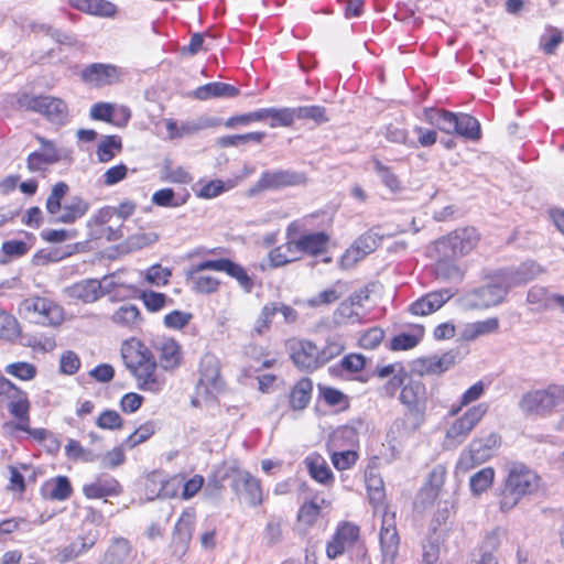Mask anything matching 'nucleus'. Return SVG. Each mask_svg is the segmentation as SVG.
<instances>
[{
	"instance_id": "obj_24",
	"label": "nucleus",
	"mask_w": 564,
	"mask_h": 564,
	"mask_svg": "<svg viewBox=\"0 0 564 564\" xmlns=\"http://www.w3.org/2000/svg\"><path fill=\"white\" fill-rule=\"evenodd\" d=\"M505 281L509 288L523 285L544 272L543 268L535 262H523L517 268L501 269Z\"/></svg>"
},
{
	"instance_id": "obj_15",
	"label": "nucleus",
	"mask_w": 564,
	"mask_h": 564,
	"mask_svg": "<svg viewBox=\"0 0 564 564\" xmlns=\"http://www.w3.org/2000/svg\"><path fill=\"white\" fill-rule=\"evenodd\" d=\"M426 254L434 260L433 274L437 280L446 282H460L464 279L465 270L457 263V258L447 252L438 251V248L429 245Z\"/></svg>"
},
{
	"instance_id": "obj_46",
	"label": "nucleus",
	"mask_w": 564,
	"mask_h": 564,
	"mask_svg": "<svg viewBox=\"0 0 564 564\" xmlns=\"http://www.w3.org/2000/svg\"><path fill=\"white\" fill-rule=\"evenodd\" d=\"M373 171L377 173L382 184L391 192L397 193L402 189V182L392 169L383 164L378 159L372 160Z\"/></svg>"
},
{
	"instance_id": "obj_31",
	"label": "nucleus",
	"mask_w": 564,
	"mask_h": 564,
	"mask_svg": "<svg viewBox=\"0 0 564 564\" xmlns=\"http://www.w3.org/2000/svg\"><path fill=\"white\" fill-rule=\"evenodd\" d=\"M156 369L158 365L154 361L132 373L140 390L159 393L164 389L165 378L159 375Z\"/></svg>"
},
{
	"instance_id": "obj_59",
	"label": "nucleus",
	"mask_w": 564,
	"mask_h": 564,
	"mask_svg": "<svg viewBox=\"0 0 564 564\" xmlns=\"http://www.w3.org/2000/svg\"><path fill=\"white\" fill-rule=\"evenodd\" d=\"M261 111L267 112L264 120L270 119L271 127L289 126L294 119V112L290 108H265Z\"/></svg>"
},
{
	"instance_id": "obj_36",
	"label": "nucleus",
	"mask_w": 564,
	"mask_h": 564,
	"mask_svg": "<svg viewBox=\"0 0 564 564\" xmlns=\"http://www.w3.org/2000/svg\"><path fill=\"white\" fill-rule=\"evenodd\" d=\"M111 322L119 327L134 329L141 325V313L135 305L126 304L113 312Z\"/></svg>"
},
{
	"instance_id": "obj_38",
	"label": "nucleus",
	"mask_w": 564,
	"mask_h": 564,
	"mask_svg": "<svg viewBox=\"0 0 564 564\" xmlns=\"http://www.w3.org/2000/svg\"><path fill=\"white\" fill-rule=\"evenodd\" d=\"M313 382L308 378H303L296 382L290 393V406L293 410L305 409L312 397Z\"/></svg>"
},
{
	"instance_id": "obj_14",
	"label": "nucleus",
	"mask_w": 564,
	"mask_h": 564,
	"mask_svg": "<svg viewBox=\"0 0 564 564\" xmlns=\"http://www.w3.org/2000/svg\"><path fill=\"white\" fill-rule=\"evenodd\" d=\"M399 400L406 408L409 414L416 416V421L426 419L429 395L425 384L421 380H409L400 391Z\"/></svg>"
},
{
	"instance_id": "obj_50",
	"label": "nucleus",
	"mask_w": 564,
	"mask_h": 564,
	"mask_svg": "<svg viewBox=\"0 0 564 564\" xmlns=\"http://www.w3.org/2000/svg\"><path fill=\"white\" fill-rule=\"evenodd\" d=\"M366 486L370 502L376 509L380 508L384 499L383 480L373 471L366 474Z\"/></svg>"
},
{
	"instance_id": "obj_17",
	"label": "nucleus",
	"mask_w": 564,
	"mask_h": 564,
	"mask_svg": "<svg viewBox=\"0 0 564 564\" xmlns=\"http://www.w3.org/2000/svg\"><path fill=\"white\" fill-rule=\"evenodd\" d=\"M212 263H217L215 260H204L198 263L192 264L186 271V279L192 285V290L200 294H212L218 291L220 281L210 274H206V270H213L209 267Z\"/></svg>"
},
{
	"instance_id": "obj_10",
	"label": "nucleus",
	"mask_w": 564,
	"mask_h": 564,
	"mask_svg": "<svg viewBox=\"0 0 564 564\" xmlns=\"http://www.w3.org/2000/svg\"><path fill=\"white\" fill-rule=\"evenodd\" d=\"M488 410L489 404L486 402L468 408L463 415L448 426L445 435L446 441L453 445L462 444L487 414Z\"/></svg>"
},
{
	"instance_id": "obj_8",
	"label": "nucleus",
	"mask_w": 564,
	"mask_h": 564,
	"mask_svg": "<svg viewBox=\"0 0 564 564\" xmlns=\"http://www.w3.org/2000/svg\"><path fill=\"white\" fill-rule=\"evenodd\" d=\"M198 373L196 398L205 401L215 399L224 389L219 359L213 354H205L200 359Z\"/></svg>"
},
{
	"instance_id": "obj_55",
	"label": "nucleus",
	"mask_w": 564,
	"mask_h": 564,
	"mask_svg": "<svg viewBox=\"0 0 564 564\" xmlns=\"http://www.w3.org/2000/svg\"><path fill=\"white\" fill-rule=\"evenodd\" d=\"M156 425L154 422H145L140 425L133 433H131L123 442V445L128 448L148 441L155 433Z\"/></svg>"
},
{
	"instance_id": "obj_58",
	"label": "nucleus",
	"mask_w": 564,
	"mask_h": 564,
	"mask_svg": "<svg viewBox=\"0 0 564 564\" xmlns=\"http://www.w3.org/2000/svg\"><path fill=\"white\" fill-rule=\"evenodd\" d=\"M4 371L6 373L23 381H30L36 376L35 366L25 361L9 364L6 366Z\"/></svg>"
},
{
	"instance_id": "obj_48",
	"label": "nucleus",
	"mask_w": 564,
	"mask_h": 564,
	"mask_svg": "<svg viewBox=\"0 0 564 564\" xmlns=\"http://www.w3.org/2000/svg\"><path fill=\"white\" fill-rule=\"evenodd\" d=\"M495 469L492 467H485L475 473L469 479V487L475 496H479L487 491L495 480Z\"/></svg>"
},
{
	"instance_id": "obj_51",
	"label": "nucleus",
	"mask_w": 564,
	"mask_h": 564,
	"mask_svg": "<svg viewBox=\"0 0 564 564\" xmlns=\"http://www.w3.org/2000/svg\"><path fill=\"white\" fill-rule=\"evenodd\" d=\"M21 333L18 319L9 312L0 308V339L15 340Z\"/></svg>"
},
{
	"instance_id": "obj_57",
	"label": "nucleus",
	"mask_w": 564,
	"mask_h": 564,
	"mask_svg": "<svg viewBox=\"0 0 564 564\" xmlns=\"http://www.w3.org/2000/svg\"><path fill=\"white\" fill-rule=\"evenodd\" d=\"M486 387V383H484V381L481 380L474 383L462 394L458 406L453 408L451 410V413L456 414L464 406H467L468 404L478 401L484 395Z\"/></svg>"
},
{
	"instance_id": "obj_42",
	"label": "nucleus",
	"mask_w": 564,
	"mask_h": 564,
	"mask_svg": "<svg viewBox=\"0 0 564 564\" xmlns=\"http://www.w3.org/2000/svg\"><path fill=\"white\" fill-rule=\"evenodd\" d=\"M91 118L107 121L117 127L127 124L130 118L129 108H91Z\"/></svg>"
},
{
	"instance_id": "obj_9",
	"label": "nucleus",
	"mask_w": 564,
	"mask_h": 564,
	"mask_svg": "<svg viewBox=\"0 0 564 564\" xmlns=\"http://www.w3.org/2000/svg\"><path fill=\"white\" fill-rule=\"evenodd\" d=\"M20 311L34 317L41 325L56 327L64 322V308L48 297L39 295L26 297L21 302Z\"/></svg>"
},
{
	"instance_id": "obj_44",
	"label": "nucleus",
	"mask_w": 564,
	"mask_h": 564,
	"mask_svg": "<svg viewBox=\"0 0 564 564\" xmlns=\"http://www.w3.org/2000/svg\"><path fill=\"white\" fill-rule=\"evenodd\" d=\"M424 336V327L415 325L411 332L401 333L391 340L390 348L394 351L409 350L417 346Z\"/></svg>"
},
{
	"instance_id": "obj_11",
	"label": "nucleus",
	"mask_w": 564,
	"mask_h": 564,
	"mask_svg": "<svg viewBox=\"0 0 564 564\" xmlns=\"http://www.w3.org/2000/svg\"><path fill=\"white\" fill-rule=\"evenodd\" d=\"M379 544L381 564H395L400 549V535L397 529L395 513L387 508L381 516Z\"/></svg>"
},
{
	"instance_id": "obj_22",
	"label": "nucleus",
	"mask_w": 564,
	"mask_h": 564,
	"mask_svg": "<svg viewBox=\"0 0 564 564\" xmlns=\"http://www.w3.org/2000/svg\"><path fill=\"white\" fill-rule=\"evenodd\" d=\"M454 296L451 289H441L429 292L409 306V312L415 316H426L438 311Z\"/></svg>"
},
{
	"instance_id": "obj_28",
	"label": "nucleus",
	"mask_w": 564,
	"mask_h": 564,
	"mask_svg": "<svg viewBox=\"0 0 564 564\" xmlns=\"http://www.w3.org/2000/svg\"><path fill=\"white\" fill-rule=\"evenodd\" d=\"M41 496L50 501H65L73 494L72 484L66 476H56L45 480L40 489Z\"/></svg>"
},
{
	"instance_id": "obj_7",
	"label": "nucleus",
	"mask_w": 564,
	"mask_h": 564,
	"mask_svg": "<svg viewBox=\"0 0 564 564\" xmlns=\"http://www.w3.org/2000/svg\"><path fill=\"white\" fill-rule=\"evenodd\" d=\"M499 446L500 436L497 433L474 438L468 447L460 453L456 465L457 470L467 473L486 463L494 456Z\"/></svg>"
},
{
	"instance_id": "obj_35",
	"label": "nucleus",
	"mask_w": 564,
	"mask_h": 564,
	"mask_svg": "<svg viewBox=\"0 0 564 564\" xmlns=\"http://www.w3.org/2000/svg\"><path fill=\"white\" fill-rule=\"evenodd\" d=\"M69 295L84 303H93L102 296V285L96 279L83 280L69 288Z\"/></svg>"
},
{
	"instance_id": "obj_41",
	"label": "nucleus",
	"mask_w": 564,
	"mask_h": 564,
	"mask_svg": "<svg viewBox=\"0 0 564 564\" xmlns=\"http://www.w3.org/2000/svg\"><path fill=\"white\" fill-rule=\"evenodd\" d=\"M416 416L413 414H409L405 412L403 417H399L393 421L389 434H392L394 437H408L415 433L425 422L424 419L419 421L415 420Z\"/></svg>"
},
{
	"instance_id": "obj_1",
	"label": "nucleus",
	"mask_w": 564,
	"mask_h": 564,
	"mask_svg": "<svg viewBox=\"0 0 564 564\" xmlns=\"http://www.w3.org/2000/svg\"><path fill=\"white\" fill-rule=\"evenodd\" d=\"M539 475L523 464H512L499 498V509L509 512L525 497L534 495L540 488Z\"/></svg>"
},
{
	"instance_id": "obj_23",
	"label": "nucleus",
	"mask_w": 564,
	"mask_h": 564,
	"mask_svg": "<svg viewBox=\"0 0 564 564\" xmlns=\"http://www.w3.org/2000/svg\"><path fill=\"white\" fill-rule=\"evenodd\" d=\"M303 182L304 176L302 174L286 170H272L265 171L261 174L256 183V189H280L288 186L299 185Z\"/></svg>"
},
{
	"instance_id": "obj_54",
	"label": "nucleus",
	"mask_w": 564,
	"mask_h": 564,
	"mask_svg": "<svg viewBox=\"0 0 564 564\" xmlns=\"http://www.w3.org/2000/svg\"><path fill=\"white\" fill-rule=\"evenodd\" d=\"M344 291L341 290L340 282H337L334 286L326 289L319 292L317 295L307 300V304L312 307H317L321 305H328L336 302L341 295Z\"/></svg>"
},
{
	"instance_id": "obj_16",
	"label": "nucleus",
	"mask_w": 564,
	"mask_h": 564,
	"mask_svg": "<svg viewBox=\"0 0 564 564\" xmlns=\"http://www.w3.org/2000/svg\"><path fill=\"white\" fill-rule=\"evenodd\" d=\"M294 365L304 371H314L322 366L319 347L308 339H291L288 344Z\"/></svg>"
},
{
	"instance_id": "obj_2",
	"label": "nucleus",
	"mask_w": 564,
	"mask_h": 564,
	"mask_svg": "<svg viewBox=\"0 0 564 564\" xmlns=\"http://www.w3.org/2000/svg\"><path fill=\"white\" fill-rule=\"evenodd\" d=\"M68 189V185L64 182H58L52 187L45 203L51 223L72 225L83 218L89 210V203L80 196H73L62 204Z\"/></svg>"
},
{
	"instance_id": "obj_64",
	"label": "nucleus",
	"mask_w": 564,
	"mask_h": 564,
	"mask_svg": "<svg viewBox=\"0 0 564 564\" xmlns=\"http://www.w3.org/2000/svg\"><path fill=\"white\" fill-rule=\"evenodd\" d=\"M358 459V454L355 451H341V452H333L330 455V460L334 467L337 470H347L350 469Z\"/></svg>"
},
{
	"instance_id": "obj_32",
	"label": "nucleus",
	"mask_w": 564,
	"mask_h": 564,
	"mask_svg": "<svg viewBox=\"0 0 564 564\" xmlns=\"http://www.w3.org/2000/svg\"><path fill=\"white\" fill-rule=\"evenodd\" d=\"M209 267H213L214 271L225 272L235 279L245 292L249 293L253 289V280L241 264L230 259L221 258L217 259V263H212Z\"/></svg>"
},
{
	"instance_id": "obj_3",
	"label": "nucleus",
	"mask_w": 564,
	"mask_h": 564,
	"mask_svg": "<svg viewBox=\"0 0 564 564\" xmlns=\"http://www.w3.org/2000/svg\"><path fill=\"white\" fill-rule=\"evenodd\" d=\"M424 118L441 131L471 141L481 138L479 121L467 113H455L445 108H424Z\"/></svg>"
},
{
	"instance_id": "obj_53",
	"label": "nucleus",
	"mask_w": 564,
	"mask_h": 564,
	"mask_svg": "<svg viewBox=\"0 0 564 564\" xmlns=\"http://www.w3.org/2000/svg\"><path fill=\"white\" fill-rule=\"evenodd\" d=\"M188 194L182 198H176L172 188H162L153 193L152 203L161 207H178L186 203Z\"/></svg>"
},
{
	"instance_id": "obj_56",
	"label": "nucleus",
	"mask_w": 564,
	"mask_h": 564,
	"mask_svg": "<svg viewBox=\"0 0 564 564\" xmlns=\"http://www.w3.org/2000/svg\"><path fill=\"white\" fill-rule=\"evenodd\" d=\"M121 151V142L116 137H108L97 147V158L101 163L110 162Z\"/></svg>"
},
{
	"instance_id": "obj_19",
	"label": "nucleus",
	"mask_w": 564,
	"mask_h": 564,
	"mask_svg": "<svg viewBox=\"0 0 564 564\" xmlns=\"http://www.w3.org/2000/svg\"><path fill=\"white\" fill-rule=\"evenodd\" d=\"M297 224L292 223L286 229V242L274 248L269 253V261L272 268L285 265L301 259L302 253L296 240Z\"/></svg>"
},
{
	"instance_id": "obj_5",
	"label": "nucleus",
	"mask_w": 564,
	"mask_h": 564,
	"mask_svg": "<svg viewBox=\"0 0 564 564\" xmlns=\"http://www.w3.org/2000/svg\"><path fill=\"white\" fill-rule=\"evenodd\" d=\"M510 288L498 270L487 276L486 282L464 295V305L468 308H488L501 304Z\"/></svg>"
},
{
	"instance_id": "obj_43",
	"label": "nucleus",
	"mask_w": 564,
	"mask_h": 564,
	"mask_svg": "<svg viewBox=\"0 0 564 564\" xmlns=\"http://www.w3.org/2000/svg\"><path fill=\"white\" fill-rule=\"evenodd\" d=\"M301 253L318 254L326 250L328 237L324 232L303 235L296 238Z\"/></svg>"
},
{
	"instance_id": "obj_52",
	"label": "nucleus",
	"mask_w": 564,
	"mask_h": 564,
	"mask_svg": "<svg viewBox=\"0 0 564 564\" xmlns=\"http://www.w3.org/2000/svg\"><path fill=\"white\" fill-rule=\"evenodd\" d=\"M140 275L147 283L153 286H164L169 283L172 271L169 268L162 267L156 263L151 265L149 269L141 271Z\"/></svg>"
},
{
	"instance_id": "obj_33",
	"label": "nucleus",
	"mask_w": 564,
	"mask_h": 564,
	"mask_svg": "<svg viewBox=\"0 0 564 564\" xmlns=\"http://www.w3.org/2000/svg\"><path fill=\"white\" fill-rule=\"evenodd\" d=\"M151 485H160L158 491L152 490L153 496L158 498H174L177 496L183 485V478L180 476H173L165 479L159 471H153L148 475V487Z\"/></svg>"
},
{
	"instance_id": "obj_12",
	"label": "nucleus",
	"mask_w": 564,
	"mask_h": 564,
	"mask_svg": "<svg viewBox=\"0 0 564 564\" xmlns=\"http://www.w3.org/2000/svg\"><path fill=\"white\" fill-rule=\"evenodd\" d=\"M360 528L349 521H341L337 524L335 532L326 543V556L335 560L359 544Z\"/></svg>"
},
{
	"instance_id": "obj_45",
	"label": "nucleus",
	"mask_w": 564,
	"mask_h": 564,
	"mask_svg": "<svg viewBox=\"0 0 564 564\" xmlns=\"http://www.w3.org/2000/svg\"><path fill=\"white\" fill-rule=\"evenodd\" d=\"M139 299L142 301L144 307L151 312L156 313L162 311L164 307L173 304V299L164 293L144 290L139 294Z\"/></svg>"
},
{
	"instance_id": "obj_21",
	"label": "nucleus",
	"mask_w": 564,
	"mask_h": 564,
	"mask_svg": "<svg viewBox=\"0 0 564 564\" xmlns=\"http://www.w3.org/2000/svg\"><path fill=\"white\" fill-rule=\"evenodd\" d=\"M36 139L41 144V149L28 155L26 164L31 172H43L50 165L57 163L62 156L54 142L43 137H36Z\"/></svg>"
},
{
	"instance_id": "obj_61",
	"label": "nucleus",
	"mask_w": 564,
	"mask_h": 564,
	"mask_svg": "<svg viewBox=\"0 0 564 564\" xmlns=\"http://www.w3.org/2000/svg\"><path fill=\"white\" fill-rule=\"evenodd\" d=\"M161 178L165 182L176 184H188L193 181V177L187 171L181 166L174 167L170 163L164 165Z\"/></svg>"
},
{
	"instance_id": "obj_25",
	"label": "nucleus",
	"mask_w": 564,
	"mask_h": 564,
	"mask_svg": "<svg viewBox=\"0 0 564 564\" xmlns=\"http://www.w3.org/2000/svg\"><path fill=\"white\" fill-rule=\"evenodd\" d=\"M121 491V485L111 476H99L94 481L85 484L83 487V492L88 499L117 497Z\"/></svg>"
},
{
	"instance_id": "obj_4",
	"label": "nucleus",
	"mask_w": 564,
	"mask_h": 564,
	"mask_svg": "<svg viewBox=\"0 0 564 564\" xmlns=\"http://www.w3.org/2000/svg\"><path fill=\"white\" fill-rule=\"evenodd\" d=\"M564 404V386L551 383L545 388L527 391L519 401V408L527 416L545 417Z\"/></svg>"
},
{
	"instance_id": "obj_62",
	"label": "nucleus",
	"mask_w": 564,
	"mask_h": 564,
	"mask_svg": "<svg viewBox=\"0 0 564 564\" xmlns=\"http://www.w3.org/2000/svg\"><path fill=\"white\" fill-rule=\"evenodd\" d=\"M344 344L339 336L328 337L323 348H319V356L322 366L327 364L333 358L339 356L344 350Z\"/></svg>"
},
{
	"instance_id": "obj_27",
	"label": "nucleus",
	"mask_w": 564,
	"mask_h": 564,
	"mask_svg": "<svg viewBox=\"0 0 564 564\" xmlns=\"http://www.w3.org/2000/svg\"><path fill=\"white\" fill-rule=\"evenodd\" d=\"M133 550L130 542L122 538H113L105 551L101 564H128L133 560Z\"/></svg>"
},
{
	"instance_id": "obj_18",
	"label": "nucleus",
	"mask_w": 564,
	"mask_h": 564,
	"mask_svg": "<svg viewBox=\"0 0 564 564\" xmlns=\"http://www.w3.org/2000/svg\"><path fill=\"white\" fill-rule=\"evenodd\" d=\"M121 357L131 373L155 361L150 348L134 337L123 341Z\"/></svg>"
},
{
	"instance_id": "obj_47",
	"label": "nucleus",
	"mask_w": 564,
	"mask_h": 564,
	"mask_svg": "<svg viewBox=\"0 0 564 564\" xmlns=\"http://www.w3.org/2000/svg\"><path fill=\"white\" fill-rule=\"evenodd\" d=\"M499 327V321L496 317H490L485 321L469 323L464 329V337L473 340L479 336L495 333Z\"/></svg>"
},
{
	"instance_id": "obj_26",
	"label": "nucleus",
	"mask_w": 564,
	"mask_h": 564,
	"mask_svg": "<svg viewBox=\"0 0 564 564\" xmlns=\"http://www.w3.org/2000/svg\"><path fill=\"white\" fill-rule=\"evenodd\" d=\"M304 465L311 478L316 482L325 487H332L334 485L335 476L326 459L321 454L311 453L305 457Z\"/></svg>"
},
{
	"instance_id": "obj_6",
	"label": "nucleus",
	"mask_w": 564,
	"mask_h": 564,
	"mask_svg": "<svg viewBox=\"0 0 564 564\" xmlns=\"http://www.w3.org/2000/svg\"><path fill=\"white\" fill-rule=\"evenodd\" d=\"M479 231L471 226L459 227L440 237L431 245L438 248V251L447 252L459 259L471 253L480 241Z\"/></svg>"
},
{
	"instance_id": "obj_37",
	"label": "nucleus",
	"mask_w": 564,
	"mask_h": 564,
	"mask_svg": "<svg viewBox=\"0 0 564 564\" xmlns=\"http://www.w3.org/2000/svg\"><path fill=\"white\" fill-rule=\"evenodd\" d=\"M455 364V355L452 351L441 356L434 355L420 361V371L429 375H440L448 370Z\"/></svg>"
},
{
	"instance_id": "obj_20",
	"label": "nucleus",
	"mask_w": 564,
	"mask_h": 564,
	"mask_svg": "<svg viewBox=\"0 0 564 564\" xmlns=\"http://www.w3.org/2000/svg\"><path fill=\"white\" fill-rule=\"evenodd\" d=\"M121 76V68L102 63L90 64L82 72L83 80L97 88L117 84L120 82Z\"/></svg>"
},
{
	"instance_id": "obj_29",
	"label": "nucleus",
	"mask_w": 564,
	"mask_h": 564,
	"mask_svg": "<svg viewBox=\"0 0 564 564\" xmlns=\"http://www.w3.org/2000/svg\"><path fill=\"white\" fill-rule=\"evenodd\" d=\"M239 94V89L234 85L214 82L197 87L188 93L187 96L199 101H206L210 98H230L238 96Z\"/></svg>"
},
{
	"instance_id": "obj_60",
	"label": "nucleus",
	"mask_w": 564,
	"mask_h": 564,
	"mask_svg": "<svg viewBox=\"0 0 564 564\" xmlns=\"http://www.w3.org/2000/svg\"><path fill=\"white\" fill-rule=\"evenodd\" d=\"M8 410L18 420H26L30 413V402L24 391L9 401Z\"/></svg>"
},
{
	"instance_id": "obj_30",
	"label": "nucleus",
	"mask_w": 564,
	"mask_h": 564,
	"mask_svg": "<svg viewBox=\"0 0 564 564\" xmlns=\"http://www.w3.org/2000/svg\"><path fill=\"white\" fill-rule=\"evenodd\" d=\"M161 367L165 370H173L182 362V349L173 338L159 339L154 345Z\"/></svg>"
},
{
	"instance_id": "obj_40",
	"label": "nucleus",
	"mask_w": 564,
	"mask_h": 564,
	"mask_svg": "<svg viewBox=\"0 0 564 564\" xmlns=\"http://www.w3.org/2000/svg\"><path fill=\"white\" fill-rule=\"evenodd\" d=\"M329 505L330 502L325 499H321L319 502L311 500L303 503L297 513L299 523L304 525L305 529L313 527L321 517L323 506L328 507Z\"/></svg>"
},
{
	"instance_id": "obj_39",
	"label": "nucleus",
	"mask_w": 564,
	"mask_h": 564,
	"mask_svg": "<svg viewBox=\"0 0 564 564\" xmlns=\"http://www.w3.org/2000/svg\"><path fill=\"white\" fill-rule=\"evenodd\" d=\"M95 544L94 538L79 536L68 545L58 550L56 558L59 563L72 561L80 554L87 552Z\"/></svg>"
},
{
	"instance_id": "obj_34",
	"label": "nucleus",
	"mask_w": 564,
	"mask_h": 564,
	"mask_svg": "<svg viewBox=\"0 0 564 564\" xmlns=\"http://www.w3.org/2000/svg\"><path fill=\"white\" fill-rule=\"evenodd\" d=\"M70 6L87 14L111 18L117 13L115 3L107 0H70Z\"/></svg>"
},
{
	"instance_id": "obj_13",
	"label": "nucleus",
	"mask_w": 564,
	"mask_h": 564,
	"mask_svg": "<svg viewBox=\"0 0 564 564\" xmlns=\"http://www.w3.org/2000/svg\"><path fill=\"white\" fill-rule=\"evenodd\" d=\"M232 475L231 487L236 495L251 507H258L263 502V491L260 479L252 476L248 470L238 466L230 468Z\"/></svg>"
},
{
	"instance_id": "obj_63",
	"label": "nucleus",
	"mask_w": 564,
	"mask_h": 564,
	"mask_svg": "<svg viewBox=\"0 0 564 564\" xmlns=\"http://www.w3.org/2000/svg\"><path fill=\"white\" fill-rule=\"evenodd\" d=\"M329 442L333 447L354 445L357 442V433L350 426H340L332 434Z\"/></svg>"
},
{
	"instance_id": "obj_49",
	"label": "nucleus",
	"mask_w": 564,
	"mask_h": 564,
	"mask_svg": "<svg viewBox=\"0 0 564 564\" xmlns=\"http://www.w3.org/2000/svg\"><path fill=\"white\" fill-rule=\"evenodd\" d=\"M556 295L557 293H550L544 286L534 285L528 291L527 302L536 305L540 310H550L555 305Z\"/></svg>"
}]
</instances>
